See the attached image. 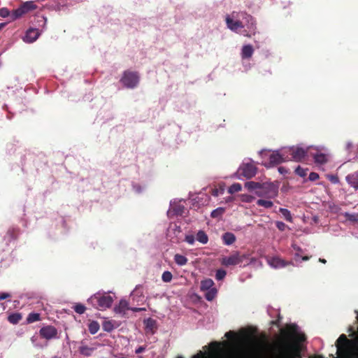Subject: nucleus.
<instances>
[{
	"label": "nucleus",
	"mask_w": 358,
	"mask_h": 358,
	"mask_svg": "<svg viewBox=\"0 0 358 358\" xmlns=\"http://www.w3.org/2000/svg\"><path fill=\"white\" fill-rule=\"evenodd\" d=\"M225 336L230 341L222 343H213L208 350L200 351L192 358H238L255 345L250 334L245 331L238 333L229 331Z\"/></svg>",
	"instance_id": "1"
},
{
	"label": "nucleus",
	"mask_w": 358,
	"mask_h": 358,
	"mask_svg": "<svg viewBox=\"0 0 358 358\" xmlns=\"http://www.w3.org/2000/svg\"><path fill=\"white\" fill-rule=\"evenodd\" d=\"M304 334L295 324H290L281 330L280 336L272 345L262 343L259 346V358H292L301 350V342Z\"/></svg>",
	"instance_id": "2"
},
{
	"label": "nucleus",
	"mask_w": 358,
	"mask_h": 358,
	"mask_svg": "<svg viewBox=\"0 0 358 358\" xmlns=\"http://www.w3.org/2000/svg\"><path fill=\"white\" fill-rule=\"evenodd\" d=\"M337 358H358V338L348 341L345 335L337 340Z\"/></svg>",
	"instance_id": "3"
},
{
	"label": "nucleus",
	"mask_w": 358,
	"mask_h": 358,
	"mask_svg": "<svg viewBox=\"0 0 358 358\" xmlns=\"http://www.w3.org/2000/svg\"><path fill=\"white\" fill-rule=\"evenodd\" d=\"M259 155L262 158V164L266 168L273 167L278 164L289 161L287 150L283 148L281 150H262L259 152Z\"/></svg>",
	"instance_id": "4"
},
{
	"label": "nucleus",
	"mask_w": 358,
	"mask_h": 358,
	"mask_svg": "<svg viewBox=\"0 0 358 358\" xmlns=\"http://www.w3.org/2000/svg\"><path fill=\"white\" fill-rule=\"evenodd\" d=\"M244 19L245 22L241 23L238 21H234L231 17L227 16L226 18V22L228 28L231 31H236L241 27H246L250 32L254 33L255 22L252 17L247 15L244 17Z\"/></svg>",
	"instance_id": "5"
},
{
	"label": "nucleus",
	"mask_w": 358,
	"mask_h": 358,
	"mask_svg": "<svg viewBox=\"0 0 358 358\" xmlns=\"http://www.w3.org/2000/svg\"><path fill=\"white\" fill-rule=\"evenodd\" d=\"M92 303L96 301L100 310H105L112 305L113 297L108 294L97 293L89 299Z\"/></svg>",
	"instance_id": "6"
},
{
	"label": "nucleus",
	"mask_w": 358,
	"mask_h": 358,
	"mask_svg": "<svg viewBox=\"0 0 358 358\" xmlns=\"http://www.w3.org/2000/svg\"><path fill=\"white\" fill-rule=\"evenodd\" d=\"M285 150H287V157L290 159L289 155L292 156V159L296 162L301 161L306 156L308 152V148L304 149L301 146H292L289 148H285Z\"/></svg>",
	"instance_id": "7"
},
{
	"label": "nucleus",
	"mask_w": 358,
	"mask_h": 358,
	"mask_svg": "<svg viewBox=\"0 0 358 358\" xmlns=\"http://www.w3.org/2000/svg\"><path fill=\"white\" fill-rule=\"evenodd\" d=\"M248 254L241 255L238 252H236L229 256L223 257L221 260V263L225 266H235L241 264L243 259H248Z\"/></svg>",
	"instance_id": "8"
},
{
	"label": "nucleus",
	"mask_w": 358,
	"mask_h": 358,
	"mask_svg": "<svg viewBox=\"0 0 358 358\" xmlns=\"http://www.w3.org/2000/svg\"><path fill=\"white\" fill-rule=\"evenodd\" d=\"M214 282L211 279L201 281V289L205 292V296L208 301H212L217 294L216 288L213 287Z\"/></svg>",
	"instance_id": "9"
},
{
	"label": "nucleus",
	"mask_w": 358,
	"mask_h": 358,
	"mask_svg": "<svg viewBox=\"0 0 358 358\" xmlns=\"http://www.w3.org/2000/svg\"><path fill=\"white\" fill-rule=\"evenodd\" d=\"M239 170L241 171L242 174L248 178L253 177L257 173V168L252 161L243 163Z\"/></svg>",
	"instance_id": "10"
},
{
	"label": "nucleus",
	"mask_w": 358,
	"mask_h": 358,
	"mask_svg": "<svg viewBox=\"0 0 358 358\" xmlns=\"http://www.w3.org/2000/svg\"><path fill=\"white\" fill-rule=\"evenodd\" d=\"M121 82L127 87H134L138 83V77L134 73L126 72L124 73Z\"/></svg>",
	"instance_id": "11"
},
{
	"label": "nucleus",
	"mask_w": 358,
	"mask_h": 358,
	"mask_svg": "<svg viewBox=\"0 0 358 358\" xmlns=\"http://www.w3.org/2000/svg\"><path fill=\"white\" fill-rule=\"evenodd\" d=\"M267 262L270 266L275 268H282L289 264V263L286 262L279 257H273L269 258L267 259Z\"/></svg>",
	"instance_id": "12"
},
{
	"label": "nucleus",
	"mask_w": 358,
	"mask_h": 358,
	"mask_svg": "<svg viewBox=\"0 0 358 358\" xmlns=\"http://www.w3.org/2000/svg\"><path fill=\"white\" fill-rule=\"evenodd\" d=\"M41 335L46 339H52L57 336V330L55 328L48 326L43 327L40 330Z\"/></svg>",
	"instance_id": "13"
},
{
	"label": "nucleus",
	"mask_w": 358,
	"mask_h": 358,
	"mask_svg": "<svg viewBox=\"0 0 358 358\" xmlns=\"http://www.w3.org/2000/svg\"><path fill=\"white\" fill-rule=\"evenodd\" d=\"M39 36V32L36 29H29L23 37V41L26 43H32L36 41Z\"/></svg>",
	"instance_id": "14"
},
{
	"label": "nucleus",
	"mask_w": 358,
	"mask_h": 358,
	"mask_svg": "<svg viewBox=\"0 0 358 358\" xmlns=\"http://www.w3.org/2000/svg\"><path fill=\"white\" fill-rule=\"evenodd\" d=\"M129 309L128 302L125 300H121L118 305L114 308V311L117 314L124 315Z\"/></svg>",
	"instance_id": "15"
},
{
	"label": "nucleus",
	"mask_w": 358,
	"mask_h": 358,
	"mask_svg": "<svg viewBox=\"0 0 358 358\" xmlns=\"http://www.w3.org/2000/svg\"><path fill=\"white\" fill-rule=\"evenodd\" d=\"M328 153H317L314 156L315 162L318 165H322L328 161Z\"/></svg>",
	"instance_id": "16"
},
{
	"label": "nucleus",
	"mask_w": 358,
	"mask_h": 358,
	"mask_svg": "<svg viewBox=\"0 0 358 358\" xmlns=\"http://www.w3.org/2000/svg\"><path fill=\"white\" fill-rule=\"evenodd\" d=\"M253 54V48L250 45H244L242 48L241 56L243 58H250Z\"/></svg>",
	"instance_id": "17"
},
{
	"label": "nucleus",
	"mask_w": 358,
	"mask_h": 358,
	"mask_svg": "<svg viewBox=\"0 0 358 358\" xmlns=\"http://www.w3.org/2000/svg\"><path fill=\"white\" fill-rule=\"evenodd\" d=\"M24 13H25L23 10V8H22L21 7L18 8L16 10H13L12 12H10V22L16 20L17 19L21 17Z\"/></svg>",
	"instance_id": "18"
},
{
	"label": "nucleus",
	"mask_w": 358,
	"mask_h": 358,
	"mask_svg": "<svg viewBox=\"0 0 358 358\" xmlns=\"http://www.w3.org/2000/svg\"><path fill=\"white\" fill-rule=\"evenodd\" d=\"M224 243L227 245H231L236 240L235 236L232 233H226L222 236Z\"/></svg>",
	"instance_id": "19"
},
{
	"label": "nucleus",
	"mask_w": 358,
	"mask_h": 358,
	"mask_svg": "<svg viewBox=\"0 0 358 358\" xmlns=\"http://www.w3.org/2000/svg\"><path fill=\"white\" fill-rule=\"evenodd\" d=\"M196 240L202 244H206L208 241V237L203 231H199L196 234Z\"/></svg>",
	"instance_id": "20"
},
{
	"label": "nucleus",
	"mask_w": 358,
	"mask_h": 358,
	"mask_svg": "<svg viewBox=\"0 0 358 358\" xmlns=\"http://www.w3.org/2000/svg\"><path fill=\"white\" fill-rule=\"evenodd\" d=\"M358 177V175L356 176H348L346 177V181L349 185H350L352 187L355 188H358V180H357V178Z\"/></svg>",
	"instance_id": "21"
},
{
	"label": "nucleus",
	"mask_w": 358,
	"mask_h": 358,
	"mask_svg": "<svg viewBox=\"0 0 358 358\" xmlns=\"http://www.w3.org/2000/svg\"><path fill=\"white\" fill-rule=\"evenodd\" d=\"M174 260L176 263L179 266H184L187 262V259L181 255H176L174 256Z\"/></svg>",
	"instance_id": "22"
},
{
	"label": "nucleus",
	"mask_w": 358,
	"mask_h": 358,
	"mask_svg": "<svg viewBox=\"0 0 358 358\" xmlns=\"http://www.w3.org/2000/svg\"><path fill=\"white\" fill-rule=\"evenodd\" d=\"M279 210L282 213V216L286 219V220L289 222H292L293 220L289 210L282 208H280Z\"/></svg>",
	"instance_id": "23"
},
{
	"label": "nucleus",
	"mask_w": 358,
	"mask_h": 358,
	"mask_svg": "<svg viewBox=\"0 0 358 358\" xmlns=\"http://www.w3.org/2000/svg\"><path fill=\"white\" fill-rule=\"evenodd\" d=\"M99 330V324L97 322H92L89 324V331L92 334H95Z\"/></svg>",
	"instance_id": "24"
},
{
	"label": "nucleus",
	"mask_w": 358,
	"mask_h": 358,
	"mask_svg": "<svg viewBox=\"0 0 358 358\" xmlns=\"http://www.w3.org/2000/svg\"><path fill=\"white\" fill-rule=\"evenodd\" d=\"M257 204L261 206H264L266 208H271L273 206V203L269 200L259 199Z\"/></svg>",
	"instance_id": "25"
},
{
	"label": "nucleus",
	"mask_w": 358,
	"mask_h": 358,
	"mask_svg": "<svg viewBox=\"0 0 358 358\" xmlns=\"http://www.w3.org/2000/svg\"><path fill=\"white\" fill-rule=\"evenodd\" d=\"M22 8H23V10L26 13L27 12L33 10L35 8V5L32 1H27L25 2L22 6H20Z\"/></svg>",
	"instance_id": "26"
},
{
	"label": "nucleus",
	"mask_w": 358,
	"mask_h": 358,
	"mask_svg": "<svg viewBox=\"0 0 358 358\" xmlns=\"http://www.w3.org/2000/svg\"><path fill=\"white\" fill-rule=\"evenodd\" d=\"M242 189L241 185L239 183H234L230 186L228 189L229 193L234 194L236 192H238Z\"/></svg>",
	"instance_id": "27"
},
{
	"label": "nucleus",
	"mask_w": 358,
	"mask_h": 358,
	"mask_svg": "<svg viewBox=\"0 0 358 358\" xmlns=\"http://www.w3.org/2000/svg\"><path fill=\"white\" fill-rule=\"evenodd\" d=\"M173 275L170 271H164L162 273V279L164 282H169L172 280Z\"/></svg>",
	"instance_id": "28"
},
{
	"label": "nucleus",
	"mask_w": 358,
	"mask_h": 358,
	"mask_svg": "<svg viewBox=\"0 0 358 358\" xmlns=\"http://www.w3.org/2000/svg\"><path fill=\"white\" fill-rule=\"evenodd\" d=\"M103 329L106 331H111L114 329V325L110 321H105L103 324Z\"/></svg>",
	"instance_id": "29"
},
{
	"label": "nucleus",
	"mask_w": 358,
	"mask_h": 358,
	"mask_svg": "<svg viewBox=\"0 0 358 358\" xmlns=\"http://www.w3.org/2000/svg\"><path fill=\"white\" fill-rule=\"evenodd\" d=\"M40 319V315L38 313H30L27 317V321L29 322H33L35 321H38Z\"/></svg>",
	"instance_id": "30"
},
{
	"label": "nucleus",
	"mask_w": 358,
	"mask_h": 358,
	"mask_svg": "<svg viewBox=\"0 0 358 358\" xmlns=\"http://www.w3.org/2000/svg\"><path fill=\"white\" fill-rule=\"evenodd\" d=\"M21 319V315L20 314L15 313L12 314L8 317V320L11 323H17Z\"/></svg>",
	"instance_id": "31"
},
{
	"label": "nucleus",
	"mask_w": 358,
	"mask_h": 358,
	"mask_svg": "<svg viewBox=\"0 0 358 358\" xmlns=\"http://www.w3.org/2000/svg\"><path fill=\"white\" fill-rule=\"evenodd\" d=\"M224 212V208H217L212 211L211 216L213 217H218V216H220L221 215H222Z\"/></svg>",
	"instance_id": "32"
},
{
	"label": "nucleus",
	"mask_w": 358,
	"mask_h": 358,
	"mask_svg": "<svg viewBox=\"0 0 358 358\" xmlns=\"http://www.w3.org/2000/svg\"><path fill=\"white\" fill-rule=\"evenodd\" d=\"M0 16L6 18L9 17L10 19V12L6 8H2L0 9Z\"/></svg>",
	"instance_id": "33"
},
{
	"label": "nucleus",
	"mask_w": 358,
	"mask_h": 358,
	"mask_svg": "<svg viewBox=\"0 0 358 358\" xmlns=\"http://www.w3.org/2000/svg\"><path fill=\"white\" fill-rule=\"evenodd\" d=\"M295 172L296 173L301 176V177H305L307 174V169H303L301 166H298L296 169H295Z\"/></svg>",
	"instance_id": "34"
},
{
	"label": "nucleus",
	"mask_w": 358,
	"mask_h": 358,
	"mask_svg": "<svg viewBox=\"0 0 358 358\" xmlns=\"http://www.w3.org/2000/svg\"><path fill=\"white\" fill-rule=\"evenodd\" d=\"M73 309L76 313L83 314L85 310V307L81 304H76L73 307Z\"/></svg>",
	"instance_id": "35"
},
{
	"label": "nucleus",
	"mask_w": 358,
	"mask_h": 358,
	"mask_svg": "<svg viewBox=\"0 0 358 358\" xmlns=\"http://www.w3.org/2000/svg\"><path fill=\"white\" fill-rule=\"evenodd\" d=\"M240 197L242 201L247 203L251 202L254 199L253 196L248 194H241Z\"/></svg>",
	"instance_id": "36"
},
{
	"label": "nucleus",
	"mask_w": 358,
	"mask_h": 358,
	"mask_svg": "<svg viewBox=\"0 0 358 358\" xmlns=\"http://www.w3.org/2000/svg\"><path fill=\"white\" fill-rule=\"evenodd\" d=\"M145 325L147 329L152 330L155 325V322L152 319H147L144 321Z\"/></svg>",
	"instance_id": "37"
},
{
	"label": "nucleus",
	"mask_w": 358,
	"mask_h": 358,
	"mask_svg": "<svg viewBox=\"0 0 358 358\" xmlns=\"http://www.w3.org/2000/svg\"><path fill=\"white\" fill-rule=\"evenodd\" d=\"M226 275V271L220 269L218 270L216 273V279L218 280H222Z\"/></svg>",
	"instance_id": "38"
},
{
	"label": "nucleus",
	"mask_w": 358,
	"mask_h": 358,
	"mask_svg": "<svg viewBox=\"0 0 358 358\" xmlns=\"http://www.w3.org/2000/svg\"><path fill=\"white\" fill-rule=\"evenodd\" d=\"M185 241L189 245H194L195 243V238L193 235H186L185 238Z\"/></svg>",
	"instance_id": "39"
},
{
	"label": "nucleus",
	"mask_w": 358,
	"mask_h": 358,
	"mask_svg": "<svg viewBox=\"0 0 358 358\" xmlns=\"http://www.w3.org/2000/svg\"><path fill=\"white\" fill-rule=\"evenodd\" d=\"M327 178L334 184H337L339 182L338 178L336 176L329 175V176H327Z\"/></svg>",
	"instance_id": "40"
},
{
	"label": "nucleus",
	"mask_w": 358,
	"mask_h": 358,
	"mask_svg": "<svg viewBox=\"0 0 358 358\" xmlns=\"http://www.w3.org/2000/svg\"><path fill=\"white\" fill-rule=\"evenodd\" d=\"M276 227L280 230V231H284L285 230L287 226L285 225V223L282 222H276Z\"/></svg>",
	"instance_id": "41"
},
{
	"label": "nucleus",
	"mask_w": 358,
	"mask_h": 358,
	"mask_svg": "<svg viewBox=\"0 0 358 358\" xmlns=\"http://www.w3.org/2000/svg\"><path fill=\"white\" fill-rule=\"evenodd\" d=\"M224 192V187L222 186L220 189H215L213 191V195L217 196L220 194H222Z\"/></svg>",
	"instance_id": "42"
},
{
	"label": "nucleus",
	"mask_w": 358,
	"mask_h": 358,
	"mask_svg": "<svg viewBox=\"0 0 358 358\" xmlns=\"http://www.w3.org/2000/svg\"><path fill=\"white\" fill-rule=\"evenodd\" d=\"M319 178V175L317 173L312 172L309 175V180L311 181L316 180Z\"/></svg>",
	"instance_id": "43"
},
{
	"label": "nucleus",
	"mask_w": 358,
	"mask_h": 358,
	"mask_svg": "<svg viewBox=\"0 0 358 358\" xmlns=\"http://www.w3.org/2000/svg\"><path fill=\"white\" fill-rule=\"evenodd\" d=\"M277 195H278V187H273V188L268 196L270 198H275Z\"/></svg>",
	"instance_id": "44"
},
{
	"label": "nucleus",
	"mask_w": 358,
	"mask_h": 358,
	"mask_svg": "<svg viewBox=\"0 0 358 358\" xmlns=\"http://www.w3.org/2000/svg\"><path fill=\"white\" fill-rule=\"evenodd\" d=\"M293 248L296 251L295 254V259L297 261L299 257V252L301 251V249L299 246L293 245Z\"/></svg>",
	"instance_id": "45"
},
{
	"label": "nucleus",
	"mask_w": 358,
	"mask_h": 358,
	"mask_svg": "<svg viewBox=\"0 0 358 358\" xmlns=\"http://www.w3.org/2000/svg\"><path fill=\"white\" fill-rule=\"evenodd\" d=\"M9 294L7 293H2L0 294V300L6 299L9 297Z\"/></svg>",
	"instance_id": "46"
},
{
	"label": "nucleus",
	"mask_w": 358,
	"mask_h": 358,
	"mask_svg": "<svg viewBox=\"0 0 358 358\" xmlns=\"http://www.w3.org/2000/svg\"><path fill=\"white\" fill-rule=\"evenodd\" d=\"M245 185L248 189H253L256 187V185L253 182H248Z\"/></svg>",
	"instance_id": "47"
},
{
	"label": "nucleus",
	"mask_w": 358,
	"mask_h": 358,
	"mask_svg": "<svg viewBox=\"0 0 358 358\" xmlns=\"http://www.w3.org/2000/svg\"><path fill=\"white\" fill-rule=\"evenodd\" d=\"M278 171H279L280 173H282H282H286L287 172V170H286L285 168H283V167H280V168L278 169Z\"/></svg>",
	"instance_id": "48"
},
{
	"label": "nucleus",
	"mask_w": 358,
	"mask_h": 358,
	"mask_svg": "<svg viewBox=\"0 0 358 358\" xmlns=\"http://www.w3.org/2000/svg\"><path fill=\"white\" fill-rule=\"evenodd\" d=\"M143 350H144V348H142V347H140V348H138V349L136 350V353H140V352H143Z\"/></svg>",
	"instance_id": "49"
},
{
	"label": "nucleus",
	"mask_w": 358,
	"mask_h": 358,
	"mask_svg": "<svg viewBox=\"0 0 358 358\" xmlns=\"http://www.w3.org/2000/svg\"><path fill=\"white\" fill-rule=\"evenodd\" d=\"M87 350V348H84V347H83V348H80V352H81L82 353H83V354H84V353H85V351H86Z\"/></svg>",
	"instance_id": "50"
},
{
	"label": "nucleus",
	"mask_w": 358,
	"mask_h": 358,
	"mask_svg": "<svg viewBox=\"0 0 358 358\" xmlns=\"http://www.w3.org/2000/svg\"><path fill=\"white\" fill-rule=\"evenodd\" d=\"M302 259L306 261L308 259V257L304 256L303 257H302Z\"/></svg>",
	"instance_id": "51"
},
{
	"label": "nucleus",
	"mask_w": 358,
	"mask_h": 358,
	"mask_svg": "<svg viewBox=\"0 0 358 358\" xmlns=\"http://www.w3.org/2000/svg\"><path fill=\"white\" fill-rule=\"evenodd\" d=\"M172 211H174V209H172V207L168 210V213H171Z\"/></svg>",
	"instance_id": "52"
},
{
	"label": "nucleus",
	"mask_w": 358,
	"mask_h": 358,
	"mask_svg": "<svg viewBox=\"0 0 358 358\" xmlns=\"http://www.w3.org/2000/svg\"><path fill=\"white\" fill-rule=\"evenodd\" d=\"M320 262H322V263H325L326 262V260L325 259H320Z\"/></svg>",
	"instance_id": "53"
},
{
	"label": "nucleus",
	"mask_w": 358,
	"mask_h": 358,
	"mask_svg": "<svg viewBox=\"0 0 358 358\" xmlns=\"http://www.w3.org/2000/svg\"><path fill=\"white\" fill-rule=\"evenodd\" d=\"M139 310H140L139 308H134V309H132V310L134 311V312H136V311H138Z\"/></svg>",
	"instance_id": "54"
},
{
	"label": "nucleus",
	"mask_w": 358,
	"mask_h": 358,
	"mask_svg": "<svg viewBox=\"0 0 358 358\" xmlns=\"http://www.w3.org/2000/svg\"><path fill=\"white\" fill-rule=\"evenodd\" d=\"M43 20H44V23H46L47 19L45 17H43Z\"/></svg>",
	"instance_id": "55"
},
{
	"label": "nucleus",
	"mask_w": 358,
	"mask_h": 358,
	"mask_svg": "<svg viewBox=\"0 0 358 358\" xmlns=\"http://www.w3.org/2000/svg\"><path fill=\"white\" fill-rule=\"evenodd\" d=\"M231 200H232L231 199H228L227 201H231Z\"/></svg>",
	"instance_id": "56"
},
{
	"label": "nucleus",
	"mask_w": 358,
	"mask_h": 358,
	"mask_svg": "<svg viewBox=\"0 0 358 358\" xmlns=\"http://www.w3.org/2000/svg\"><path fill=\"white\" fill-rule=\"evenodd\" d=\"M178 358H182V357H178Z\"/></svg>",
	"instance_id": "57"
}]
</instances>
